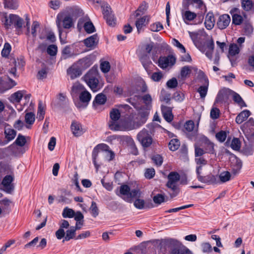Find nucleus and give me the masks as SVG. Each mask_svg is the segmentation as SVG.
I'll list each match as a JSON object with an SVG mask.
<instances>
[{
  "label": "nucleus",
  "instance_id": "1",
  "mask_svg": "<svg viewBox=\"0 0 254 254\" xmlns=\"http://www.w3.org/2000/svg\"><path fill=\"white\" fill-rule=\"evenodd\" d=\"M99 77L97 69L92 68L83 78L91 90L93 92H96L104 85V83L99 80Z\"/></svg>",
  "mask_w": 254,
  "mask_h": 254
},
{
  "label": "nucleus",
  "instance_id": "2",
  "mask_svg": "<svg viewBox=\"0 0 254 254\" xmlns=\"http://www.w3.org/2000/svg\"><path fill=\"white\" fill-rule=\"evenodd\" d=\"M99 154L100 156L105 160L110 161L114 157V153L109 150V147L105 144H100L97 145L93 149L92 152V158L94 165L98 170L99 165L97 164L96 159Z\"/></svg>",
  "mask_w": 254,
  "mask_h": 254
},
{
  "label": "nucleus",
  "instance_id": "3",
  "mask_svg": "<svg viewBox=\"0 0 254 254\" xmlns=\"http://www.w3.org/2000/svg\"><path fill=\"white\" fill-rule=\"evenodd\" d=\"M161 245L168 249L170 254H179L183 247L179 241L173 239L165 240Z\"/></svg>",
  "mask_w": 254,
  "mask_h": 254
},
{
  "label": "nucleus",
  "instance_id": "4",
  "mask_svg": "<svg viewBox=\"0 0 254 254\" xmlns=\"http://www.w3.org/2000/svg\"><path fill=\"white\" fill-rule=\"evenodd\" d=\"M247 140L250 143L254 142V120L252 118L245 123L241 127Z\"/></svg>",
  "mask_w": 254,
  "mask_h": 254
},
{
  "label": "nucleus",
  "instance_id": "5",
  "mask_svg": "<svg viewBox=\"0 0 254 254\" xmlns=\"http://www.w3.org/2000/svg\"><path fill=\"white\" fill-rule=\"evenodd\" d=\"M198 48L201 52L204 53L208 58L211 59L214 48V43L212 37L207 39L205 46L200 45Z\"/></svg>",
  "mask_w": 254,
  "mask_h": 254
},
{
  "label": "nucleus",
  "instance_id": "6",
  "mask_svg": "<svg viewBox=\"0 0 254 254\" xmlns=\"http://www.w3.org/2000/svg\"><path fill=\"white\" fill-rule=\"evenodd\" d=\"M137 138L143 147H148L152 142L151 136L149 134L148 131L145 128L138 133Z\"/></svg>",
  "mask_w": 254,
  "mask_h": 254
},
{
  "label": "nucleus",
  "instance_id": "7",
  "mask_svg": "<svg viewBox=\"0 0 254 254\" xmlns=\"http://www.w3.org/2000/svg\"><path fill=\"white\" fill-rule=\"evenodd\" d=\"M197 179L201 183L207 184L208 185H215L219 183V180L217 176L212 174H208L206 176L202 175V172L199 173L197 171Z\"/></svg>",
  "mask_w": 254,
  "mask_h": 254
},
{
  "label": "nucleus",
  "instance_id": "8",
  "mask_svg": "<svg viewBox=\"0 0 254 254\" xmlns=\"http://www.w3.org/2000/svg\"><path fill=\"white\" fill-rule=\"evenodd\" d=\"M62 22L63 23L64 28L65 29H68L70 28L73 24L72 19L71 17L69 15L65 16L63 20L59 18V16L57 17L56 20V24L58 28L60 38H61L62 33Z\"/></svg>",
  "mask_w": 254,
  "mask_h": 254
},
{
  "label": "nucleus",
  "instance_id": "9",
  "mask_svg": "<svg viewBox=\"0 0 254 254\" xmlns=\"http://www.w3.org/2000/svg\"><path fill=\"white\" fill-rule=\"evenodd\" d=\"M180 178V175L176 172H172L168 176V181L167 186L174 191H176L177 187L176 184Z\"/></svg>",
  "mask_w": 254,
  "mask_h": 254
},
{
  "label": "nucleus",
  "instance_id": "10",
  "mask_svg": "<svg viewBox=\"0 0 254 254\" xmlns=\"http://www.w3.org/2000/svg\"><path fill=\"white\" fill-rule=\"evenodd\" d=\"M230 13L232 17V23L236 25H241L244 20L243 16L241 15L240 10L236 7L232 8Z\"/></svg>",
  "mask_w": 254,
  "mask_h": 254
},
{
  "label": "nucleus",
  "instance_id": "11",
  "mask_svg": "<svg viewBox=\"0 0 254 254\" xmlns=\"http://www.w3.org/2000/svg\"><path fill=\"white\" fill-rule=\"evenodd\" d=\"M176 59L172 56L167 57H160L158 60L159 66L162 68H166L169 66H172L175 63Z\"/></svg>",
  "mask_w": 254,
  "mask_h": 254
},
{
  "label": "nucleus",
  "instance_id": "12",
  "mask_svg": "<svg viewBox=\"0 0 254 254\" xmlns=\"http://www.w3.org/2000/svg\"><path fill=\"white\" fill-rule=\"evenodd\" d=\"M233 91L228 88H223L220 90L217 96L216 102L217 103L226 102L230 96H232Z\"/></svg>",
  "mask_w": 254,
  "mask_h": 254
},
{
  "label": "nucleus",
  "instance_id": "13",
  "mask_svg": "<svg viewBox=\"0 0 254 254\" xmlns=\"http://www.w3.org/2000/svg\"><path fill=\"white\" fill-rule=\"evenodd\" d=\"M230 21L231 18L228 14H223L219 17L217 25L220 29H224L229 25Z\"/></svg>",
  "mask_w": 254,
  "mask_h": 254
},
{
  "label": "nucleus",
  "instance_id": "14",
  "mask_svg": "<svg viewBox=\"0 0 254 254\" xmlns=\"http://www.w3.org/2000/svg\"><path fill=\"white\" fill-rule=\"evenodd\" d=\"M189 33L190 36L191 38V40H192L194 44L197 48H198V47H199V46H200L199 40L198 39L199 37V36H204L206 35V34L203 29L199 30L197 32H189Z\"/></svg>",
  "mask_w": 254,
  "mask_h": 254
},
{
  "label": "nucleus",
  "instance_id": "15",
  "mask_svg": "<svg viewBox=\"0 0 254 254\" xmlns=\"http://www.w3.org/2000/svg\"><path fill=\"white\" fill-rule=\"evenodd\" d=\"M70 127L73 135L77 137L81 136L85 131L81 124L76 121L72 122Z\"/></svg>",
  "mask_w": 254,
  "mask_h": 254
},
{
  "label": "nucleus",
  "instance_id": "16",
  "mask_svg": "<svg viewBox=\"0 0 254 254\" xmlns=\"http://www.w3.org/2000/svg\"><path fill=\"white\" fill-rule=\"evenodd\" d=\"M13 178L10 175L6 176L2 181V185L3 186L4 190L10 193L13 190V186L11 185Z\"/></svg>",
  "mask_w": 254,
  "mask_h": 254
},
{
  "label": "nucleus",
  "instance_id": "17",
  "mask_svg": "<svg viewBox=\"0 0 254 254\" xmlns=\"http://www.w3.org/2000/svg\"><path fill=\"white\" fill-rule=\"evenodd\" d=\"M182 18L186 23L188 22L194 20L197 16V14L193 12L190 10H185L182 9L181 10Z\"/></svg>",
  "mask_w": 254,
  "mask_h": 254
},
{
  "label": "nucleus",
  "instance_id": "18",
  "mask_svg": "<svg viewBox=\"0 0 254 254\" xmlns=\"http://www.w3.org/2000/svg\"><path fill=\"white\" fill-rule=\"evenodd\" d=\"M142 192L139 189H134L130 190L128 196L124 198V199L128 202L131 203L133 199H136L141 197Z\"/></svg>",
  "mask_w": 254,
  "mask_h": 254
},
{
  "label": "nucleus",
  "instance_id": "19",
  "mask_svg": "<svg viewBox=\"0 0 254 254\" xmlns=\"http://www.w3.org/2000/svg\"><path fill=\"white\" fill-rule=\"evenodd\" d=\"M148 114H149V112L147 110L145 111L144 112L140 111L139 112V115L141 118V123L134 122L133 123L132 125H131L130 127H128L127 128V129L129 130H131V129H136V128H137L138 127H139L140 126H141L142 124H143L145 122L146 118H147Z\"/></svg>",
  "mask_w": 254,
  "mask_h": 254
},
{
  "label": "nucleus",
  "instance_id": "20",
  "mask_svg": "<svg viewBox=\"0 0 254 254\" xmlns=\"http://www.w3.org/2000/svg\"><path fill=\"white\" fill-rule=\"evenodd\" d=\"M67 73L71 79H74L75 78H77L82 74L80 68L76 67L75 65H72L67 69Z\"/></svg>",
  "mask_w": 254,
  "mask_h": 254
},
{
  "label": "nucleus",
  "instance_id": "21",
  "mask_svg": "<svg viewBox=\"0 0 254 254\" xmlns=\"http://www.w3.org/2000/svg\"><path fill=\"white\" fill-rule=\"evenodd\" d=\"M98 39L97 34L93 35L84 40L85 45L88 48H94L97 45Z\"/></svg>",
  "mask_w": 254,
  "mask_h": 254
},
{
  "label": "nucleus",
  "instance_id": "22",
  "mask_svg": "<svg viewBox=\"0 0 254 254\" xmlns=\"http://www.w3.org/2000/svg\"><path fill=\"white\" fill-rule=\"evenodd\" d=\"M137 53L139 60L145 69H147L148 66L151 64V62L150 60L149 55L139 51H138Z\"/></svg>",
  "mask_w": 254,
  "mask_h": 254
},
{
  "label": "nucleus",
  "instance_id": "23",
  "mask_svg": "<svg viewBox=\"0 0 254 254\" xmlns=\"http://www.w3.org/2000/svg\"><path fill=\"white\" fill-rule=\"evenodd\" d=\"M205 26L208 30L212 29L215 24V18L212 13H208L206 16L204 22Z\"/></svg>",
  "mask_w": 254,
  "mask_h": 254
},
{
  "label": "nucleus",
  "instance_id": "24",
  "mask_svg": "<svg viewBox=\"0 0 254 254\" xmlns=\"http://www.w3.org/2000/svg\"><path fill=\"white\" fill-rule=\"evenodd\" d=\"M149 18L147 16H144L138 18L135 22V26L138 33L145 27L149 22Z\"/></svg>",
  "mask_w": 254,
  "mask_h": 254
},
{
  "label": "nucleus",
  "instance_id": "25",
  "mask_svg": "<svg viewBox=\"0 0 254 254\" xmlns=\"http://www.w3.org/2000/svg\"><path fill=\"white\" fill-rule=\"evenodd\" d=\"M4 133L7 142L13 140L16 135V131L14 129L8 127V126L5 127Z\"/></svg>",
  "mask_w": 254,
  "mask_h": 254
},
{
  "label": "nucleus",
  "instance_id": "26",
  "mask_svg": "<svg viewBox=\"0 0 254 254\" xmlns=\"http://www.w3.org/2000/svg\"><path fill=\"white\" fill-rule=\"evenodd\" d=\"M25 93L24 90H19L11 94L9 98V101L13 103H19Z\"/></svg>",
  "mask_w": 254,
  "mask_h": 254
},
{
  "label": "nucleus",
  "instance_id": "27",
  "mask_svg": "<svg viewBox=\"0 0 254 254\" xmlns=\"http://www.w3.org/2000/svg\"><path fill=\"white\" fill-rule=\"evenodd\" d=\"M80 229V227H78V223H76L75 227H70V229L66 231V235L63 242H64L65 241H69V240L73 238L75 235L76 230Z\"/></svg>",
  "mask_w": 254,
  "mask_h": 254
},
{
  "label": "nucleus",
  "instance_id": "28",
  "mask_svg": "<svg viewBox=\"0 0 254 254\" xmlns=\"http://www.w3.org/2000/svg\"><path fill=\"white\" fill-rule=\"evenodd\" d=\"M251 114L250 111L248 110L243 111L236 117V122L238 124H242L247 119Z\"/></svg>",
  "mask_w": 254,
  "mask_h": 254
},
{
  "label": "nucleus",
  "instance_id": "29",
  "mask_svg": "<svg viewBox=\"0 0 254 254\" xmlns=\"http://www.w3.org/2000/svg\"><path fill=\"white\" fill-rule=\"evenodd\" d=\"M130 190L128 186L123 185L120 187L119 192H117L116 194L124 199V198L129 196Z\"/></svg>",
  "mask_w": 254,
  "mask_h": 254
},
{
  "label": "nucleus",
  "instance_id": "30",
  "mask_svg": "<svg viewBox=\"0 0 254 254\" xmlns=\"http://www.w3.org/2000/svg\"><path fill=\"white\" fill-rule=\"evenodd\" d=\"M10 21H11V25L14 24L16 28H21L22 27L23 19L17 15L11 14Z\"/></svg>",
  "mask_w": 254,
  "mask_h": 254
},
{
  "label": "nucleus",
  "instance_id": "31",
  "mask_svg": "<svg viewBox=\"0 0 254 254\" xmlns=\"http://www.w3.org/2000/svg\"><path fill=\"white\" fill-rule=\"evenodd\" d=\"M75 54L72 51L71 48L67 46L65 47L62 51L61 59L63 60H66L74 56Z\"/></svg>",
  "mask_w": 254,
  "mask_h": 254
},
{
  "label": "nucleus",
  "instance_id": "32",
  "mask_svg": "<svg viewBox=\"0 0 254 254\" xmlns=\"http://www.w3.org/2000/svg\"><path fill=\"white\" fill-rule=\"evenodd\" d=\"M242 163L238 158L234 157L231 161V166L234 173H237L242 168Z\"/></svg>",
  "mask_w": 254,
  "mask_h": 254
},
{
  "label": "nucleus",
  "instance_id": "33",
  "mask_svg": "<svg viewBox=\"0 0 254 254\" xmlns=\"http://www.w3.org/2000/svg\"><path fill=\"white\" fill-rule=\"evenodd\" d=\"M162 111L164 119L168 122H171L173 120V116L171 109L168 107L162 106Z\"/></svg>",
  "mask_w": 254,
  "mask_h": 254
},
{
  "label": "nucleus",
  "instance_id": "34",
  "mask_svg": "<svg viewBox=\"0 0 254 254\" xmlns=\"http://www.w3.org/2000/svg\"><path fill=\"white\" fill-rule=\"evenodd\" d=\"M79 98L82 103L87 105L91 100V95L88 91L85 89L80 93Z\"/></svg>",
  "mask_w": 254,
  "mask_h": 254
},
{
  "label": "nucleus",
  "instance_id": "35",
  "mask_svg": "<svg viewBox=\"0 0 254 254\" xmlns=\"http://www.w3.org/2000/svg\"><path fill=\"white\" fill-rule=\"evenodd\" d=\"M231 175L228 171L221 172L219 175V183H224L231 179Z\"/></svg>",
  "mask_w": 254,
  "mask_h": 254
},
{
  "label": "nucleus",
  "instance_id": "36",
  "mask_svg": "<svg viewBox=\"0 0 254 254\" xmlns=\"http://www.w3.org/2000/svg\"><path fill=\"white\" fill-rule=\"evenodd\" d=\"M77 64H78L81 68L85 69L89 67L92 63L89 58L85 57L79 60L77 62Z\"/></svg>",
  "mask_w": 254,
  "mask_h": 254
},
{
  "label": "nucleus",
  "instance_id": "37",
  "mask_svg": "<svg viewBox=\"0 0 254 254\" xmlns=\"http://www.w3.org/2000/svg\"><path fill=\"white\" fill-rule=\"evenodd\" d=\"M84 87L79 82H75L71 88V94H79L85 90Z\"/></svg>",
  "mask_w": 254,
  "mask_h": 254
},
{
  "label": "nucleus",
  "instance_id": "38",
  "mask_svg": "<svg viewBox=\"0 0 254 254\" xmlns=\"http://www.w3.org/2000/svg\"><path fill=\"white\" fill-rule=\"evenodd\" d=\"M195 162L197 164L196 173V174H197V171H198L199 173L202 172V168L204 166L206 165L207 161L203 158H199L195 159Z\"/></svg>",
  "mask_w": 254,
  "mask_h": 254
},
{
  "label": "nucleus",
  "instance_id": "39",
  "mask_svg": "<svg viewBox=\"0 0 254 254\" xmlns=\"http://www.w3.org/2000/svg\"><path fill=\"white\" fill-rule=\"evenodd\" d=\"M102 8L103 14L104 15V18H106L110 15H113L112 11L110 6L107 3L103 4L101 6Z\"/></svg>",
  "mask_w": 254,
  "mask_h": 254
},
{
  "label": "nucleus",
  "instance_id": "40",
  "mask_svg": "<svg viewBox=\"0 0 254 254\" xmlns=\"http://www.w3.org/2000/svg\"><path fill=\"white\" fill-rule=\"evenodd\" d=\"M4 7L9 9H16L18 4L16 0H4Z\"/></svg>",
  "mask_w": 254,
  "mask_h": 254
},
{
  "label": "nucleus",
  "instance_id": "41",
  "mask_svg": "<svg viewBox=\"0 0 254 254\" xmlns=\"http://www.w3.org/2000/svg\"><path fill=\"white\" fill-rule=\"evenodd\" d=\"M240 52V49L237 45L231 44L229 49V55L228 57L230 59V56H234L238 54Z\"/></svg>",
  "mask_w": 254,
  "mask_h": 254
},
{
  "label": "nucleus",
  "instance_id": "42",
  "mask_svg": "<svg viewBox=\"0 0 254 254\" xmlns=\"http://www.w3.org/2000/svg\"><path fill=\"white\" fill-rule=\"evenodd\" d=\"M192 67L189 66H185L181 70V77L184 79L190 73Z\"/></svg>",
  "mask_w": 254,
  "mask_h": 254
},
{
  "label": "nucleus",
  "instance_id": "43",
  "mask_svg": "<svg viewBox=\"0 0 254 254\" xmlns=\"http://www.w3.org/2000/svg\"><path fill=\"white\" fill-rule=\"evenodd\" d=\"M168 145L169 149L171 150L174 151L179 148L180 145V142L177 139H172L170 141Z\"/></svg>",
  "mask_w": 254,
  "mask_h": 254
},
{
  "label": "nucleus",
  "instance_id": "44",
  "mask_svg": "<svg viewBox=\"0 0 254 254\" xmlns=\"http://www.w3.org/2000/svg\"><path fill=\"white\" fill-rule=\"evenodd\" d=\"M26 143V139L25 136L21 134L18 135L17 138L14 142V144L20 147L24 146Z\"/></svg>",
  "mask_w": 254,
  "mask_h": 254
},
{
  "label": "nucleus",
  "instance_id": "45",
  "mask_svg": "<svg viewBox=\"0 0 254 254\" xmlns=\"http://www.w3.org/2000/svg\"><path fill=\"white\" fill-rule=\"evenodd\" d=\"M133 205L137 209H142L145 206V201L140 197H138L135 199L133 202Z\"/></svg>",
  "mask_w": 254,
  "mask_h": 254
},
{
  "label": "nucleus",
  "instance_id": "46",
  "mask_svg": "<svg viewBox=\"0 0 254 254\" xmlns=\"http://www.w3.org/2000/svg\"><path fill=\"white\" fill-rule=\"evenodd\" d=\"M154 45L153 43L146 44L144 45L138 51L143 52L149 55L153 48Z\"/></svg>",
  "mask_w": 254,
  "mask_h": 254
},
{
  "label": "nucleus",
  "instance_id": "47",
  "mask_svg": "<svg viewBox=\"0 0 254 254\" xmlns=\"http://www.w3.org/2000/svg\"><path fill=\"white\" fill-rule=\"evenodd\" d=\"M121 117V113L118 109H113L110 112L111 121H117Z\"/></svg>",
  "mask_w": 254,
  "mask_h": 254
},
{
  "label": "nucleus",
  "instance_id": "48",
  "mask_svg": "<svg viewBox=\"0 0 254 254\" xmlns=\"http://www.w3.org/2000/svg\"><path fill=\"white\" fill-rule=\"evenodd\" d=\"M204 85L200 86L198 89L197 92L199 93L201 98L204 99L207 93L208 85L204 84Z\"/></svg>",
  "mask_w": 254,
  "mask_h": 254
},
{
  "label": "nucleus",
  "instance_id": "49",
  "mask_svg": "<svg viewBox=\"0 0 254 254\" xmlns=\"http://www.w3.org/2000/svg\"><path fill=\"white\" fill-rule=\"evenodd\" d=\"M35 120V115L33 113L29 112L25 114V121L26 124L32 125L34 123Z\"/></svg>",
  "mask_w": 254,
  "mask_h": 254
},
{
  "label": "nucleus",
  "instance_id": "50",
  "mask_svg": "<svg viewBox=\"0 0 254 254\" xmlns=\"http://www.w3.org/2000/svg\"><path fill=\"white\" fill-rule=\"evenodd\" d=\"M242 6L245 10H251L253 6L251 0H241Z\"/></svg>",
  "mask_w": 254,
  "mask_h": 254
},
{
  "label": "nucleus",
  "instance_id": "51",
  "mask_svg": "<svg viewBox=\"0 0 254 254\" xmlns=\"http://www.w3.org/2000/svg\"><path fill=\"white\" fill-rule=\"evenodd\" d=\"M75 214L74 211L71 208H65L62 213L64 218H72Z\"/></svg>",
  "mask_w": 254,
  "mask_h": 254
},
{
  "label": "nucleus",
  "instance_id": "52",
  "mask_svg": "<svg viewBox=\"0 0 254 254\" xmlns=\"http://www.w3.org/2000/svg\"><path fill=\"white\" fill-rule=\"evenodd\" d=\"M45 109L43 106L42 102H40L38 105V110L37 113V118L40 120H43L45 115Z\"/></svg>",
  "mask_w": 254,
  "mask_h": 254
},
{
  "label": "nucleus",
  "instance_id": "53",
  "mask_svg": "<svg viewBox=\"0 0 254 254\" xmlns=\"http://www.w3.org/2000/svg\"><path fill=\"white\" fill-rule=\"evenodd\" d=\"M11 50L10 45L8 43H5L1 51V56L3 57H7L9 55Z\"/></svg>",
  "mask_w": 254,
  "mask_h": 254
},
{
  "label": "nucleus",
  "instance_id": "54",
  "mask_svg": "<svg viewBox=\"0 0 254 254\" xmlns=\"http://www.w3.org/2000/svg\"><path fill=\"white\" fill-rule=\"evenodd\" d=\"M85 31L88 33H91L95 31V27L91 21L86 22L84 24Z\"/></svg>",
  "mask_w": 254,
  "mask_h": 254
},
{
  "label": "nucleus",
  "instance_id": "55",
  "mask_svg": "<svg viewBox=\"0 0 254 254\" xmlns=\"http://www.w3.org/2000/svg\"><path fill=\"white\" fill-rule=\"evenodd\" d=\"M205 151L206 153L213 154L215 152L214 148V144L209 141H207L205 143Z\"/></svg>",
  "mask_w": 254,
  "mask_h": 254
},
{
  "label": "nucleus",
  "instance_id": "56",
  "mask_svg": "<svg viewBox=\"0 0 254 254\" xmlns=\"http://www.w3.org/2000/svg\"><path fill=\"white\" fill-rule=\"evenodd\" d=\"M90 211L91 212L92 215L94 217H96L98 215L99 210L95 202H92L91 205L90 207Z\"/></svg>",
  "mask_w": 254,
  "mask_h": 254
},
{
  "label": "nucleus",
  "instance_id": "57",
  "mask_svg": "<svg viewBox=\"0 0 254 254\" xmlns=\"http://www.w3.org/2000/svg\"><path fill=\"white\" fill-rule=\"evenodd\" d=\"M110 68V64L108 61H104L100 64V69L101 71L105 73L108 72Z\"/></svg>",
  "mask_w": 254,
  "mask_h": 254
},
{
  "label": "nucleus",
  "instance_id": "58",
  "mask_svg": "<svg viewBox=\"0 0 254 254\" xmlns=\"http://www.w3.org/2000/svg\"><path fill=\"white\" fill-rule=\"evenodd\" d=\"M106 101V97L105 95L103 94H98L94 100V102L99 104H104Z\"/></svg>",
  "mask_w": 254,
  "mask_h": 254
},
{
  "label": "nucleus",
  "instance_id": "59",
  "mask_svg": "<svg viewBox=\"0 0 254 254\" xmlns=\"http://www.w3.org/2000/svg\"><path fill=\"white\" fill-rule=\"evenodd\" d=\"M109 128L113 130H121L122 127L117 123V121H111L109 123Z\"/></svg>",
  "mask_w": 254,
  "mask_h": 254
},
{
  "label": "nucleus",
  "instance_id": "60",
  "mask_svg": "<svg viewBox=\"0 0 254 254\" xmlns=\"http://www.w3.org/2000/svg\"><path fill=\"white\" fill-rule=\"evenodd\" d=\"M147 4L145 2L142 3L135 12V16L138 17L140 15V12L143 13L147 9Z\"/></svg>",
  "mask_w": 254,
  "mask_h": 254
},
{
  "label": "nucleus",
  "instance_id": "61",
  "mask_svg": "<svg viewBox=\"0 0 254 254\" xmlns=\"http://www.w3.org/2000/svg\"><path fill=\"white\" fill-rule=\"evenodd\" d=\"M215 136L218 140L222 142L225 140L227 137V133L226 131L221 130L217 133Z\"/></svg>",
  "mask_w": 254,
  "mask_h": 254
},
{
  "label": "nucleus",
  "instance_id": "62",
  "mask_svg": "<svg viewBox=\"0 0 254 254\" xmlns=\"http://www.w3.org/2000/svg\"><path fill=\"white\" fill-rule=\"evenodd\" d=\"M152 160L157 166H159L162 164L163 161V157L159 154L153 156L152 157Z\"/></svg>",
  "mask_w": 254,
  "mask_h": 254
},
{
  "label": "nucleus",
  "instance_id": "63",
  "mask_svg": "<svg viewBox=\"0 0 254 254\" xmlns=\"http://www.w3.org/2000/svg\"><path fill=\"white\" fill-rule=\"evenodd\" d=\"M155 174V170L153 168L146 169L144 173V176L147 179L152 178Z\"/></svg>",
  "mask_w": 254,
  "mask_h": 254
},
{
  "label": "nucleus",
  "instance_id": "64",
  "mask_svg": "<svg viewBox=\"0 0 254 254\" xmlns=\"http://www.w3.org/2000/svg\"><path fill=\"white\" fill-rule=\"evenodd\" d=\"M231 147L235 150H238L241 147V143L239 139L234 138L231 144Z\"/></svg>",
  "mask_w": 254,
  "mask_h": 254
}]
</instances>
